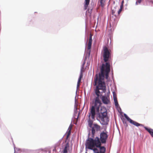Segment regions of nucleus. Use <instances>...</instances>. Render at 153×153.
<instances>
[{"instance_id": "nucleus-1", "label": "nucleus", "mask_w": 153, "mask_h": 153, "mask_svg": "<svg viewBox=\"0 0 153 153\" xmlns=\"http://www.w3.org/2000/svg\"><path fill=\"white\" fill-rule=\"evenodd\" d=\"M110 72V65L109 63H107L105 65L102 64L100 69V73L96 75L94 80L95 85H96L95 92L97 96L95 99L96 105L102 104L99 97L100 96L102 95L103 93H105L106 91V87L104 81L105 75V78L107 79Z\"/></svg>"}, {"instance_id": "nucleus-2", "label": "nucleus", "mask_w": 153, "mask_h": 153, "mask_svg": "<svg viewBox=\"0 0 153 153\" xmlns=\"http://www.w3.org/2000/svg\"><path fill=\"white\" fill-rule=\"evenodd\" d=\"M101 145L99 138L98 137H96L94 139L88 138L85 143L86 147L90 149H93L95 147L99 148Z\"/></svg>"}, {"instance_id": "nucleus-3", "label": "nucleus", "mask_w": 153, "mask_h": 153, "mask_svg": "<svg viewBox=\"0 0 153 153\" xmlns=\"http://www.w3.org/2000/svg\"><path fill=\"white\" fill-rule=\"evenodd\" d=\"M98 118L101 120L102 124L105 125L108 124L109 119L107 115V110L105 107L101 108Z\"/></svg>"}, {"instance_id": "nucleus-4", "label": "nucleus", "mask_w": 153, "mask_h": 153, "mask_svg": "<svg viewBox=\"0 0 153 153\" xmlns=\"http://www.w3.org/2000/svg\"><path fill=\"white\" fill-rule=\"evenodd\" d=\"M102 55L103 60L105 62H106V63L105 64L103 63L102 64L101 66L100 67V69H101L103 64L105 65L106 63H109L110 66V63L108 62H107L111 58V54L110 53V50H109L108 49V48L106 46H104L103 47Z\"/></svg>"}, {"instance_id": "nucleus-5", "label": "nucleus", "mask_w": 153, "mask_h": 153, "mask_svg": "<svg viewBox=\"0 0 153 153\" xmlns=\"http://www.w3.org/2000/svg\"><path fill=\"white\" fill-rule=\"evenodd\" d=\"M101 105H96L95 102L94 105L92 106L89 109V112L88 113V118L91 117L92 119H94L96 115L95 109L96 110L97 112H99L100 108Z\"/></svg>"}, {"instance_id": "nucleus-6", "label": "nucleus", "mask_w": 153, "mask_h": 153, "mask_svg": "<svg viewBox=\"0 0 153 153\" xmlns=\"http://www.w3.org/2000/svg\"><path fill=\"white\" fill-rule=\"evenodd\" d=\"M100 141L101 143H105L108 137L107 134L103 131L100 134Z\"/></svg>"}, {"instance_id": "nucleus-7", "label": "nucleus", "mask_w": 153, "mask_h": 153, "mask_svg": "<svg viewBox=\"0 0 153 153\" xmlns=\"http://www.w3.org/2000/svg\"><path fill=\"white\" fill-rule=\"evenodd\" d=\"M92 128V133L93 137L94 136L96 131H100L101 130V126L96 123H95L93 125V126L91 127Z\"/></svg>"}, {"instance_id": "nucleus-8", "label": "nucleus", "mask_w": 153, "mask_h": 153, "mask_svg": "<svg viewBox=\"0 0 153 153\" xmlns=\"http://www.w3.org/2000/svg\"><path fill=\"white\" fill-rule=\"evenodd\" d=\"M101 99L103 103L105 104H108L110 103L109 94L108 93L107 96H102Z\"/></svg>"}, {"instance_id": "nucleus-9", "label": "nucleus", "mask_w": 153, "mask_h": 153, "mask_svg": "<svg viewBox=\"0 0 153 153\" xmlns=\"http://www.w3.org/2000/svg\"><path fill=\"white\" fill-rule=\"evenodd\" d=\"M125 117L126 118L127 120L129 121L133 125L138 127L139 126H143V125L142 124H140L137 123V122L131 119L128 117L127 116L126 114L124 115Z\"/></svg>"}, {"instance_id": "nucleus-10", "label": "nucleus", "mask_w": 153, "mask_h": 153, "mask_svg": "<svg viewBox=\"0 0 153 153\" xmlns=\"http://www.w3.org/2000/svg\"><path fill=\"white\" fill-rule=\"evenodd\" d=\"M92 34L91 33L90 34L89 38L88 45V49H90L91 48L92 42Z\"/></svg>"}, {"instance_id": "nucleus-11", "label": "nucleus", "mask_w": 153, "mask_h": 153, "mask_svg": "<svg viewBox=\"0 0 153 153\" xmlns=\"http://www.w3.org/2000/svg\"><path fill=\"white\" fill-rule=\"evenodd\" d=\"M72 125L71 124L69 126L68 130V132H67V135L66 137V140H67L70 135L71 133V130L72 128Z\"/></svg>"}, {"instance_id": "nucleus-12", "label": "nucleus", "mask_w": 153, "mask_h": 153, "mask_svg": "<svg viewBox=\"0 0 153 153\" xmlns=\"http://www.w3.org/2000/svg\"><path fill=\"white\" fill-rule=\"evenodd\" d=\"M98 1L100 4V5L102 8H103L105 4L106 0H99Z\"/></svg>"}, {"instance_id": "nucleus-13", "label": "nucleus", "mask_w": 153, "mask_h": 153, "mask_svg": "<svg viewBox=\"0 0 153 153\" xmlns=\"http://www.w3.org/2000/svg\"><path fill=\"white\" fill-rule=\"evenodd\" d=\"M90 0H85V4H84V10H85L87 9L89 4Z\"/></svg>"}, {"instance_id": "nucleus-14", "label": "nucleus", "mask_w": 153, "mask_h": 153, "mask_svg": "<svg viewBox=\"0 0 153 153\" xmlns=\"http://www.w3.org/2000/svg\"><path fill=\"white\" fill-rule=\"evenodd\" d=\"M69 147V144L68 143H66L63 150V153H67L68 149Z\"/></svg>"}, {"instance_id": "nucleus-15", "label": "nucleus", "mask_w": 153, "mask_h": 153, "mask_svg": "<svg viewBox=\"0 0 153 153\" xmlns=\"http://www.w3.org/2000/svg\"><path fill=\"white\" fill-rule=\"evenodd\" d=\"M88 126L90 128L92 127L93 123V121L91 119V118H89V120H88Z\"/></svg>"}, {"instance_id": "nucleus-16", "label": "nucleus", "mask_w": 153, "mask_h": 153, "mask_svg": "<svg viewBox=\"0 0 153 153\" xmlns=\"http://www.w3.org/2000/svg\"><path fill=\"white\" fill-rule=\"evenodd\" d=\"M99 148L100 149V153H105V149L104 147L100 146Z\"/></svg>"}, {"instance_id": "nucleus-17", "label": "nucleus", "mask_w": 153, "mask_h": 153, "mask_svg": "<svg viewBox=\"0 0 153 153\" xmlns=\"http://www.w3.org/2000/svg\"><path fill=\"white\" fill-rule=\"evenodd\" d=\"M85 61H84V62H83V64H82V65L81 68V71H80V73H82V72L84 71V67L85 64Z\"/></svg>"}, {"instance_id": "nucleus-18", "label": "nucleus", "mask_w": 153, "mask_h": 153, "mask_svg": "<svg viewBox=\"0 0 153 153\" xmlns=\"http://www.w3.org/2000/svg\"><path fill=\"white\" fill-rule=\"evenodd\" d=\"M144 128L149 133V134L151 133V132L153 131L152 129L151 128H149L146 127H144Z\"/></svg>"}, {"instance_id": "nucleus-19", "label": "nucleus", "mask_w": 153, "mask_h": 153, "mask_svg": "<svg viewBox=\"0 0 153 153\" xmlns=\"http://www.w3.org/2000/svg\"><path fill=\"white\" fill-rule=\"evenodd\" d=\"M82 76H83L82 73H80V75L79 78L78 79V81L77 82H79V83H80V82H81V79L82 78Z\"/></svg>"}, {"instance_id": "nucleus-20", "label": "nucleus", "mask_w": 153, "mask_h": 153, "mask_svg": "<svg viewBox=\"0 0 153 153\" xmlns=\"http://www.w3.org/2000/svg\"><path fill=\"white\" fill-rule=\"evenodd\" d=\"M114 101L115 105L117 106L118 105V104L117 102V100L116 98H114Z\"/></svg>"}, {"instance_id": "nucleus-21", "label": "nucleus", "mask_w": 153, "mask_h": 153, "mask_svg": "<svg viewBox=\"0 0 153 153\" xmlns=\"http://www.w3.org/2000/svg\"><path fill=\"white\" fill-rule=\"evenodd\" d=\"M92 150H93L95 153H99L98 149L97 148L94 147Z\"/></svg>"}, {"instance_id": "nucleus-22", "label": "nucleus", "mask_w": 153, "mask_h": 153, "mask_svg": "<svg viewBox=\"0 0 153 153\" xmlns=\"http://www.w3.org/2000/svg\"><path fill=\"white\" fill-rule=\"evenodd\" d=\"M141 0H137L136 2V4L138 5V4H140L141 2Z\"/></svg>"}, {"instance_id": "nucleus-23", "label": "nucleus", "mask_w": 153, "mask_h": 153, "mask_svg": "<svg viewBox=\"0 0 153 153\" xmlns=\"http://www.w3.org/2000/svg\"><path fill=\"white\" fill-rule=\"evenodd\" d=\"M115 12V10H112V15H114V13Z\"/></svg>"}, {"instance_id": "nucleus-24", "label": "nucleus", "mask_w": 153, "mask_h": 153, "mask_svg": "<svg viewBox=\"0 0 153 153\" xmlns=\"http://www.w3.org/2000/svg\"><path fill=\"white\" fill-rule=\"evenodd\" d=\"M122 10H121V9H120L118 11V14H119L120 13H121V12L122 11Z\"/></svg>"}, {"instance_id": "nucleus-25", "label": "nucleus", "mask_w": 153, "mask_h": 153, "mask_svg": "<svg viewBox=\"0 0 153 153\" xmlns=\"http://www.w3.org/2000/svg\"><path fill=\"white\" fill-rule=\"evenodd\" d=\"M80 83H79V82H77V88H78L79 86V85H80V84H79Z\"/></svg>"}, {"instance_id": "nucleus-26", "label": "nucleus", "mask_w": 153, "mask_h": 153, "mask_svg": "<svg viewBox=\"0 0 153 153\" xmlns=\"http://www.w3.org/2000/svg\"><path fill=\"white\" fill-rule=\"evenodd\" d=\"M151 135V136L153 137V131H152L151 133L150 134Z\"/></svg>"}, {"instance_id": "nucleus-27", "label": "nucleus", "mask_w": 153, "mask_h": 153, "mask_svg": "<svg viewBox=\"0 0 153 153\" xmlns=\"http://www.w3.org/2000/svg\"><path fill=\"white\" fill-rule=\"evenodd\" d=\"M123 5L121 4L120 6V9H121V10H122V9L123 8Z\"/></svg>"}, {"instance_id": "nucleus-28", "label": "nucleus", "mask_w": 153, "mask_h": 153, "mask_svg": "<svg viewBox=\"0 0 153 153\" xmlns=\"http://www.w3.org/2000/svg\"><path fill=\"white\" fill-rule=\"evenodd\" d=\"M56 147H55L53 150V151H56Z\"/></svg>"}, {"instance_id": "nucleus-29", "label": "nucleus", "mask_w": 153, "mask_h": 153, "mask_svg": "<svg viewBox=\"0 0 153 153\" xmlns=\"http://www.w3.org/2000/svg\"><path fill=\"white\" fill-rule=\"evenodd\" d=\"M123 3H124V1H122V2H121V4H123Z\"/></svg>"}]
</instances>
